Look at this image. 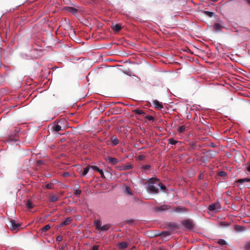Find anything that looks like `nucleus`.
I'll return each instance as SVG.
<instances>
[{
	"label": "nucleus",
	"mask_w": 250,
	"mask_h": 250,
	"mask_svg": "<svg viewBox=\"0 0 250 250\" xmlns=\"http://www.w3.org/2000/svg\"><path fill=\"white\" fill-rule=\"evenodd\" d=\"M133 167V165H128L122 166H117V167H116V168L117 170L121 171V170H126L127 169H132Z\"/></svg>",
	"instance_id": "1a4fd4ad"
},
{
	"label": "nucleus",
	"mask_w": 250,
	"mask_h": 250,
	"mask_svg": "<svg viewBox=\"0 0 250 250\" xmlns=\"http://www.w3.org/2000/svg\"><path fill=\"white\" fill-rule=\"evenodd\" d=\"M111 225L109 224H105L103 226H102L101 229L99 230V231L101 232H104V231H106L110 228Z\"/></svg>",
	"instance_id": "4468645a"
},
{
	"label": "nucleus",
	"mask_w": 250,
	"mask_h": 250,
	"mask_svg": "<svg viewBox=\"0 0 250 250\" xmlns=\"http://www.w3.org/2000/svg\"><path fill=\"white\" fill-rule=\"evenodd\" d=\"M52 187V184H48L46 185V188H51Z\"/></svg>",
	"instance_id": "09e8293b"
},
{
	"label": "nucleus",
	"mask_w": 250,
	"mask_h": 250,
	"mask_svg": "<svg viewBox=\"0 0 250 250\" xmlns=\"http://www.w3.org/2000/svg\"><path fill=\"white\" fill-rule=\"evenodd\" d=\"M195 155L197 156H198L199 155V154L198 153H195Z\"/></svg>",
	"instance_id": "4d7b16f0"
},
{
	"label": "nucleus",
	"mask_w": 250,
	"mask_h": 250,
	"mask_svg": "<svg viewBox=\"0 0 250 250\" xmlns=\"http://www.w3.org/2000/svg\"><path fill=\"white\" fill-rule=\"evenodd\" d=\"M124 192L125 194L127 195L131 196L133 195V193L131 190L130 189V188L127 186H126L125 189H124Z\"/></svg>",
	"instance_id": "dca6fc26"
},
{
	"label": "nucleus",
	"mask_w": 250,
	"mask_h": 250,
	"mask_svg": "<svg viewBox=\"0 0 250 250\" xmlns=\"http://www.w3.org/2000/svg\"><path fill=\"white\" fill-rule=\"evenodd\" d=\"M62 129V126L59 125H55L52 126V130L55 132H59Z\"/></svg>",
	"instance_id": "4be33fe9"
},
{
	"label": "nucleus",
	"mask_w": 250,
	"mask_h": 250,
	"mask_svg": "<svg viewBox=\"0 0 250 250\" xmlns=\"http://www.w3.org/2000/svg\"><path fill=\"white\" fill-rule=\"evenodd\" d=\"M208 151H204V152H203V153L204 154H205L206 156H207V154H208Z\"/></svg>",
	"instance_id": "864d4df0"
},
{
	"label": "nucleus",
	"mask_w": 250,
	"mask_h": 250,
	"mask_svg": "<svg viewBox=\"0 0 250 250\" xmlns=\"http://www.w3.org/2000/svg\"><path fill=\"white\" fill-rule=\"evenodd\" d=\"M237 182L240 184H243L245 182H250V177L238 179Z\"/></svg>",
	"instance_id": "412c9836"
},
{
	"label": "nucleus",
	"mask_w": 250,
	"mask_h": 250,
	"mask_svg": "<svg viewBox=\"0 0 250 250\" xmlns=\"http://www.w3.org/2000/svg\"><path fill=\"white\" fill-rule=\"evenodd\" d=\"M208 146H210V147H215L216 146V145L215 143H210L209 145H208Z\"/></svg>",
	"instance_id": "de8ad7c7"
},
{
	"label": "nucleus",
	"mask_w": 250,
	"mask_h": 250,
	"mask_svg": "<svg viewBox=\"0 0 250 250\" xmlns=\"http://www.w3.org/2000/svg\"><path fill=\"white\" fill-rule=\"evenodd\" d=\"M245 248L246 250H250V242L246 244Z\"/></svg>",
	"instance_id": "58836bf2"
},
{
	"label": "nucleus",
	"mask_w": 250,
	"mask_h": 250,
	"mask_svg": "<svg viewBox=\"0 0 250 250\" xmlns=\"http://www.w3.org/2000/svg\"><path fill=\"white\" fill-rule=\"evenodd\" d=\"M145 118L147 119L149 121L154 122L155 119L154 118L150 115H146L145 117Z\"/></svg>",
	"instance_id": "473e14b6"
},
{
	"label": "nucleus",
	"mask_w": 250,
	"mask_h": 250,
	"mask_svg": "<svg viewBox=\"0 0 250 250\" xmlns=\"http://www.w3.org/2000/svg\"><path fill=\"white\" fill-rule=\"evenodd\" d=\"M50 228H51L50 225L48 224V225H47L45 226L44 227H43L42 228V230L43 231H47L48 230H49L50 229Z\"/></svg>",
	"instance_id": "72a5a7b5"
},
{
	"label": "nucleus",
	"mask_w": 250,
	"mask_h": 250,
	"mask_svg": "<svg viewBox=\"0 0 250 250\" xmlns=\"http://www.w3.org/2000/svg\"><path fill=\"white\" fill-rule=\"evenodd\" d=\"M59 199V196L56 195H50V201L52 202H55L58 201Z\"/></svg>",
	"instance_id": "393cba45"
},
{
	"label": "nucleus",
	"mask_w": 250,
	"mask_h": 250,
	"mask_svg": "<svg viewBox=\"0 0 250 250\" xmlns=\"http://www.w3.org/2000/svg\"><path fill=\"white\" fill-rule=\"evenodd\" d=\"M235 230L238 232L243 231L244 230V228L242 226L236 225L235 226Z\"/></svg>",
	"instance_id": "b1692460"
},
{
	"label": "nucleus",
	"mask_w": 250,
	"mask_h": 250,
	"mask_svg": "<svg viewBox=\"0 0 250 250\" xmlns=\"http://www.w3.org/2000/svg\"><path fill=\"white\" fill-rule=\"evenodd\" d=\"M10 224L11 229L13 230H17L19 227L20 226V224L19 223H16L14 220H10Z\"/></svg>",
	"instance_id": "6e6552de"
},
{
	"label": "nucleus",
	"mask_w": 250,
	"mask_h": 250,
	"mask_svg": "<svg viewBox=\"0 0 250 250\" xmlns=\"http://www.w3.org/2000/svg\"><path fill=\"white\" fill-rule=\"evenodd\" d=\"M153 104L155 108H157L159 109H161L164 107L163 104L157 100H153Z\"/></svg>",
	"instance_id": "9b49d317"
},
{
	"label": "nucleus",
	"mask_w": 250,
	"mask_h": 250,
	"mask_svg": "<svg viewBox=\"0 0 250 250\" xmlns=\"http://www.w3.org/2000/svg\"><path fill=\"white\" fill-rule=\"evenodd\" d=\"M205 13L209 17H212L214 14V13H213L212 12H209V11H205Z\"/></svg>",
	"instance_id": "e433bc0d"
},
{
	"label": "nucleus",
	"mask_w": 250,
	"mask_h": 250,
	"mask_svg": "<svg viewBox=\"0 0 250 250\" xmlns=\"http://www.w3.org/2000/svg\"><path fill=\"white\" fill-rule=\"evenodd\" d=\"M226 224V222H221V224H222V225L223 224L224 225H226V226H228V224Z\"/></svg>",
	"instance_id": "5fc2aeb1"
},
{
	"label": "nucleus",
	"mask_w": 250,
	"mask_h": 250,
	"mask_svg": "<svg viewBox=\"0 0 250 250\" xmlns=\"http://www.w3.org/2000/svg\"><path fill=\"white\" fill-rule=\"evenodd\" d=\"M158 180L157 178L151 179L147 185V190L150 193L156 194L159 192Z\"/></svg>",
	"instance_id": "f257e3e1"
},
{
	"label": "nucleus",
	"mask_w": 250,
	"mask_h": 250,
	"mask_svg": "<svg viewBox=\"0 0 250 250\" xmlns=\"http://www.w3.org/2000/svg\"><path fill=\"white\" fill-rule=\"evenodd\" d=\"M183 224L184 227L188 229H191L193 227L192 222L189 219L184 221Z\"/></svg>",
	"instance_id": "423d86ee"
},
{
	"label": "nucleus",
	"mask_w": 250,
	"mask_h": 250,
	"mask_svg": "<svg viewBox=\"0 0 250 250\" xmlns=\"http://www.w3.org/2000/svg\"><path fill=\"white\" fill-rule=\"evenodd\" d=\"M168 142L169 144L174 145H176L178 142L176 140H175L173 138H170L168 139Z\"/></svg>",
	"instance_id": "bb28decb"
},
{
	"label": "nucleus",
	"mask_w": 250,
	"mask_h": 250,
	"mask_svg": "<svg viewBox=\"0 0 250 250\" xmlns=\"http://www.w3.org/2000/svg\"><path fill=\"white\" fill-rule=\"evenodd\" d=\"M71 221H72V219L70 217L67 218L64 221L62 222L60 224V227H62L64 226L69 225L70 223V222H71Z\"/></svg>",
	"instance_id": "2eb2a0df"
},
{
	"label": "nucleus",
	"mask_w": 250,
	"mask_h": 250,
	"mask_svg": "<svg viewBox=\"0 0 250 250\" xmlns=\"http://www.w3.org/2000/svg\"><path fill=\"white\" fill-rule=\"evenodd\" d=\"M111 141L113 146H116L119 144V140L115 135L111 137Z\"/></svg>",
	"instance_id": "f3484780"
},
{
	"label": "nucleus",
	"mask_w": 250,
	"mask_h": 250,
	"mask_svg": "<svg viewBox=\"0 0 250 250\" xmlns=\"http://www.w3.org/2000/svg\"><path fill=\"white\" fill-rule=\"evenodd\" d=\"M218 243L221 245H225L227 244V242L224 239H220L218 241Z\"/></svg>",
	"instance_id": "7c9ffc66"
},
{
	"label": "nucleus",
	"mask_w": 250,
	"mask_h": 250,
	"mask_svg": "<svg viewBox=\"0 0 250 250\" xmlns=\"http://www.w3.org/2000/svg\"><path fill=\"white\" fill-rule=\"evenodd\" d=\"M158 183L159 184V187L160 188V189L163 191H164L166 189V187L165 186H164V185H163L162 183H160L159 182H158Z\"/></svg>",
	"instance_id": "f704fd0d"
},
{
	"label": "nucleus",
	"mask_w": 250,
	"mask_h": 250,
	"mask_svg": "<svg viewBox=\"0 0 250 250\" xmlns=\"http://www.w3.org/2000/svg\"><path fill=\"white\" fill-rule=\"evenodd\" d=\"M81 193V190H80L79 189H76V190H75V191L74 192V194L77 196L79 195Z\"/></svg>",
	"instance_id": "a19ab883"
},
{
	"label": "nucleus",
	"mask_w": 250,
	"mask_h": 250,
	"mask_svg": "<svg viewBox=\"0 0 250 250\" xmlns=\"http://www.w3.org/2000/svg\"><path fill=\"white\" fill-rule=\"evenodd\" d=\"M161 235L162 237H166L170 235V232L168 231H163Z\"/></svg>",
	"instance_id": "2f4dec72"
},
{
	"label": "nucleus",
	"mask_w": 250,
	"mask_h": 250,
	"mask_svg": "<svg viewBox=\"0 0 250 250\" xmlns=\"http://www.w3.org/2000/svg\"><path fill=\"white\" fill-rule=\"evenodd\" d=\"M26 207L29 208V209H31L32 208H33V203L32 202H31V200H28L26 203Z\"/></svg>",
	"instance_id": "a878e982"
},
{
	"label": "nucleus",
	"mask_w": 250,
	"mask_h": 250,
	"mask_svg": "<svg viewBox=\"0 0 250 250\" xmlns=\"http://www.w3.org/2000/svg\"><path fill=\"white\" fill-rule=\"evenodd\" d=\"M90 169V165H88L85 167L83 168V172L81 173V176H85L88 171H89V169Z\"/></svg>",
	"instance_id": "f8f14e48"
},
{
	"label": "nucleus",
	"mask_w": 250,
	"mask_h": 250,
	"mask_svg": "<svg viewBox=\"0 0 250 250\" xmlns=\"http://www.w3.org/2000/svg\"><path fill=\"white\" fill-rule=\"evenodd\" d=\"M208 153L207 156L208 157V159H212L215 157V155H216L215 154L216 153V152L213 151L212 150H208Z\"/></svg>",
	"instance_id": "a211bd4d"
},
{
	"label": "nucleus",
	"mask_w": 250,
	"mask_h": 250,
	"mask_svg": "<svg viewBox=\"0 0 250 250\" xmlns=\"http://www.w3.org/2000/svg\"><path fill=\"white\" fill-rule=\"evenodd\" d=\"M227 174L226 172L225 171H220L219 173H218V175H219L220 176H221V177H226L227 176Z\"/></svg>",
	"instance_id": "c9c22d12"
},
{
	"label": "nucleus",
	"mask_w": 250,
	"mask_h": 250,
	"mask_svg": "<svg viewBox=\"0 0 250 250\" xmlns=\"http://www.w3.org/2000/svg\"><path fill=\"white\" fill-rule=\"evenodd\" d=\"M64 9L75 15H77L78 11V9L76 8L70 6L65 7Z\"/></svg>",
	"instance_id": "9d476101"
},
{
	"label": "nucleus",
	"mask_w": 250,
	"mask_h": 250,
	"mask_svg": "<svg viewBox=\"0 0 250 250\" xmlns=\"http://www.w3.org/2000/svg\"><path fill=\"white\" fill-rule=\"evenodd\" d=\"M150 168V165H146L142 166V168L144 170H148Z\"/></svg>",
	"instance_id": "4c0bfd02"
},
{
	"label": "nucleus",
	"mask_w": 250,
	"mask_h": 250,
	"mask_svg": "<svg viewBox=\"0 0 250 250\" xmlns=\"http://www.w3.org/2000/svg\"><path fill=\"white\" fill-rule=\"evenodd\" d=\"M190 146L191 147H192V148L193 149H196L197 148V146L195 144V143H192L190 144Z\"/></svg>",
	"instance_id": "ea45409f"
},
{
	"label": "nucleus",
	"mask_w": 250,
	"mask_h": 250,
	"mask_svg": "<svg viewBox=\"0 0 250 250\" xmlns=\"http://www.w3.org/2000/svg\"><path fill=\"white\" fill-rule=\"evenodd\" d=\"M83 168L82 167H79L77 168V171L80 173L81 176V173L83 172Z\"/></svg>",
	"instance_id": "37998d69"
},
{
	"label": "nucleus",
	"mask_w": 250,
	"mask_h": 250,
	"mask_svg": "<svg viewBox=\"0 0 250 250\" xmlns=\"http://www.w3.org/2000/svg\"><path fill=\"white\" fill-rule=\"evenodd\" d=\"M62 176L64 177H69L70 176V174L69 172H65L63 173Z\"/></svg>",
	"instance_id": "a18cd8bd"
},
{
	"label": "nucleus",
	"mask_w": 250,
	"mask_h": 250,
	"mask_svg": "<svg viewBox=\"0 0 250 250\" xmlns=\"http://www.w3.org/2000/svg\"><path fill=\"white\" fill-rule=\"evenodd\" d=\"M62 236H58L56 238V240L59 242H61L62 241Z\"/></svg>",
	"instance_id": "49530a36"
},
{
	"label": "nucleus",
	"mask_w": 250,
	"mask_h": 250,
	"mask_svg": "<svg viewBox=\"0 0 250 250\" xmlns=\"http://www.w3.org/2000/svg\"><path fill=\"white\" fill-rule=\"evenodd\" d=\"M90 169L93 171L99 172L100 168L96 166H90Z\"/></svg>",
	"instance_id": "c756f323"
},
{
	"label": "nucleus",
	"mask_w": 250,
	"mask_h": 250,
	"mask_svg": "<svg viewBox=\"0 0 250 250\" xmlns=\"http://www.w3.org/2000/svg\"><path fill=\"white\" fill-rule=\"evenodd\" d=\"M98 172L100 174L102 178H104L105 177L104 175V172H103V171L101 169H100V170Z\"/></svg>",
	"instance_id": "c03bdc74"
},
{
	"label": "nucleus",
	"mask_w": 250,
	"mask_h": 250,
	"mask_svg": "<svg viewBox=\"0 0 250 250\" xmlns=\"http://www.w3.org/2000/svg\"><path fill=\"white\" fill-rule=\"evenodd\" d=\"M94 225L96 228V229L98 230L101 229L102 227V221L101 220H95L94 221Z\"/></svg>",
	"instance_id": "ddd939ff"
},
{
	"label": "nucleus",
	"mask_w": 250,
	"mask_h": 250,
	"mask_svg": "<svg viewBox=\"0 0 250 250\" xmlns=\"http://www.w3.org/2000/svg\"><path fill=\"white\" fill-rule=\"evenodd\" d=\"M187 208L182 206L176 207L175 208L171 209L170 211L171 212H176L178 213H185L187 212Z\"/></svg>",
	"instance_id": "7ed1b4c3"
},
{
	"label": "nucleus",
	"mask_w": 250,
	"mask_h": 250,
	"mask_svg": "<svg viewBox=\"0 0 250 250\" xmlns=\"http://www.w3.org/2000/svg\"><path fill=\"white\" fill-rule=\"evenodd\" d=\"M105 159L108 164H109L112 165H115L119 162V160L118 159H117L116 158L112 157L105 158Z\"/></svg>",
	"instance_id": "0eeeda50"
},
{
	"label": "nucleus",
	"mask_w": 250,
	"mask_h": 250,
	"mask_svg": "<svg viewBox=\"0 0 250 250\" xmlns=\"http://www.w3.org/2000/svg\"><path fill=\"white\" fill-rule=\"evenodd\" d=\"M171 210V207L168 205H163L160 207H156L155 210L156 212H161Z\"/></svg>",
	"instance_id": "20e7f679"
},
{
	"label": "nucleus",
	"mask_w": 250,
	"mask_h": 250,
	"mask_svg": "<svg viewBox=\"0 0 250 250\" xmlns=\"http://www.w3.org/2000/svg\"><path fill=\"white\" fill-rule=\"evenodd\" d=\"M246 169L250 173V165L247 167Z\"/></svg>",
	"instance_id": "603ef678"
},
{
	"label": "nucleus",
	"mask_w": 250,
	"mask_h": 250,
	"mask_svg": "<svg viewBox=\"0 0 250 250\" xmlns=\"http://www.w3.org/2000/svg\"><path fill=\"white\" fill-rule=\"evenodd\" d=\"M208 208L210 211L217 212L220 209V206L218 203H212L208 206Z\"/></svg>",
	"instance_id": "39448f33"
},
{
	"label": "nucleus",
	"mask_w": 250,
	"mask_h": 250,
	"mask_svg": "<svg viewBox=\"0 0 250 250\" xmlns=\"http://www.w3.org/2000/svg\"><path fill=\"white\" fill-rule=\"evenodd\" d=\"M128 244L126 242H122L119 244V246L121 249H125L127 247Z\"/></svg>",
	"instance_id": "5701e85b"
},
{
	"label": "nucleus",
	"mask_w": 250,
	"mask_h": 250,
	"mask_svg": "<svg viewBox=\"0 0 250 250\" xmlns=\"http://www.w3.org/2000/svg\"><path fill=\"white\" fill-rule=\"evenodd\" d=\"M92 250H98V247L97 246H94L92 247Z\"/></svg>",
	"instance_id": "3c124183"
},
{
	"label": "nucleus",
	"mask_w": 250,
	"mask_h": 250,
	"mask_svg": "<svg viewBox=\"0 0 250 250\" xmlns=\"http://www.w3.org/2000/svg\"><path fill=\"white\" fill-rule=\"evenodd\" d=\"M122 28V26L120 24H116L112 26V29L116 32L120 31Z\"/></svg>",
	"instance_id": "aec40b11"
},
{
	"label": "nucleus",
	"mask_w": 250,
	"mask_h": 250,
	"mask_svg": "<svg viewBox=\"0 0 250 250\" xmlns=\"http://www.w3.org/2000/svg\"><path fill=\"white\" fill-rule=\"evenodd\" d=\"M246 1L250 4V0H246Z\"/></svg>",
	"instance_id": "6e6d98bb"
},
{
	"label": "nucleus",
	"mask_w": 250,
	"mask_h": 250,
	"mask_svg": "<svg viewBox=\"0 0 250 250\" xmlns=\"http://www.w3.org/2000/svg\"><path fill=\"white\" fill-rule=\"evenodd\" d=\"M133 112L139 115H145V112L141 109H136L134 110Z\"/></svg>",
	"instance_id": "cd10ccee"
},
{
	"label": "nucleus",
	"mask_w": 250,
	"mask_h": 250,
	"mask_svg": "<svg viewBox=\"0 0 250 250\" xmlns=\"http://www.w3.org/2000/svg\"><path fill=\"white\" fill-rule=\"evenodd\" d=\"M186 127L184 125H182L178 128V131L179 133H183L185 131Z\"/></svg>",
	"instance_id": "c85d7f7f"
},
{
	"label": "nucleus",
	"mask_w": 250,
	"mask_h": 250,
	"mask_svg": "<svg viewBox=\"0 0 250 250\" xmlns=\"http://www.w3.org/2000/svg\"><path fill=\"white\" fill-rule=\"evenodd\" d=\"M144 158H145V156H144V155H140L138 156V158L139 160H143L144 159Z\"/></svg>",
	"instance_id": "8fccbe9b"
},
{
	"label": "nucleus",
	"mask_w": 250,
	"mask_h": 250,
	"mask_svg": "<svg viewBox=\"0 0 250 250\" xmlns=\"http://www.w3.org/2000/svg\"><path fill=\"white\" fill-rule=\"evenodd\" d=\"M214 30L218 32H220L222 31L221 28L222 27V26L220 25V24L218 23H215L214 24Z\"/></svg>",
	"instance_id": "6ab92c4d"
},
{
	"label": "nucleus",
	"mask_w": 250,
	"mask_h": 250,
	"mask_svg": "<svg viewBox=\"0 0 250 250\" xmlns=\"http://www.w3.org/2000/svg\"><path fill=\"white\" fill-rule=\"evenodd\" d=\"M31 54L35 58L42 56L44 54V50L42 48L34 47L31 51Z\"/></svg>",
	"instance_id": "f03ea898"
},
{
	"label": "nucleus",
	"mask_w": 250,
	"mask_h": 250,
	"mask_svg": "<svg viewBox=\"0 0 250 250\" xmlns=\"http://www.w3.org/2000/svg\"><path fill=\"white\" fill-rule=\"evenodd\" d=\"M208 159H209L207 156H203L202 157V160L203 162H206Z\"/></svg>",
	"instance_id": "79ce46f5"
}]
</instances>
